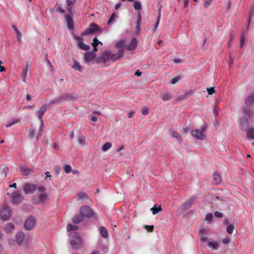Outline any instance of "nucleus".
<instances>
[{"label": "nucleus", "instance_id": "bf43d9fd", "mask_svg": "<svg viewBox=\"0 0 254 254\" xmlns=\"http://www.w3.org/2000/svg\"><path fill=\"white\" fill-rule=\"evenodd\" d=\"M245 41V37H244V35H242L241 36V39H240V46H241V48H243L244 44Z\"/></svg>", "mask_w": 254, "mask_h": 254}, {"label": "nucleus", "instance_id": "c756f323", "mask_svg": "<svg viewBox=\"0 0 254 254\" xmlns=\"http://www.w3.org/2000/svg\"><path fill=\"white\" fill-rule=\"evenodd\" d=\"M100 231L102 237L106 238L108 236V231L107 230L105 227L103 226L101 227L100 228Z\"/></svg>", "mask_w": 254, "mask_h": 254}, {"label": "nucleus", "instance_id": "5fc2aeb1", "mask_svg": "<svg viewBox=\"0 0 254 254\" xmlns=\"http://www.w3.org/2000/svg\"><path fill=\"white\" fill-rule=\"evenodd\" d=\"M137 24H136V28L139 29V25L140 24V21L141 19V14L140 12L139 11L137 14Z\"/></svg>", "mask_w": 254, "mask_h": 254}, {"label": "nucleus", "instance_id": "f8f14e48", "mask_svg": "<svg viewBox=\"0 0 254 254\" xmlns=\"http://www.w3.org/2000/svg\"><path fill=\"white\" fill-rule=\"evenodd\" d=\"M138 44V42L136 38H133L128 45L127 46V49L128 51H132L136 49Z\"/></svg>", "mask_w": 254, "mask_h": 254}, {"label": "nucleus", "instance_id": "603ef678", "mask_svg": "<svg viewBox=\"0 0 254 254\" xmlns=\"http://www.w3.org/2000/svg\"><path fill=\"white\" fill-rule=\"evenodd\" d=\"M144 227L149 232H153L154 230V226L153 225H145Z\"/></svg>", "mask_w": 254, "mask_h": 254}, {"label": "nucleus", "instance_id": "f03ea898", "mask_svg": "<svg viewBox=\"0 0 254 254\" xmlns=\"http://www.w3.org/2000/svg\"><path fill=\"white\" fill-rule=\"evenodd\" d=\"M12 211L6 203H4L0 209V217L3 220H7L11 216Z\"/></svg>", "mask_w": 254, "mask_h": 254}, {"label": "nucleus", "instance_id": "b1692460", "mask_svg": "<svg viewBox=\"0 0 254 254\" xmlns=\"http://www.w3.org/2000/svg\"><path fill=\"white\" fill-rule=\"evenodd\" d=\"M213 179L214 183L218 184L221 182V177L220 175L217 173H214L213 175Z\"/></svg>", "mask_w": 254, "mask_h": 254}, {"label": "nucleus", "instance_id": "864d4df0", "mask_svg": "<svg viewBox=\"0 0 254 254\" xmlns=\"http://www.w3.org/2000/svg\"><path fill=\"white\" fill-rule=\"evenodd\" d=\"M230 241H231V239L228 237L224 238L222 240V242L225 245L230 243Z\"/></svg>", "mask_w": 254, "mask_h": 254}, {"label": "nucleus", "instance_id": "de8ad7c7", "mask_svg": "<svg viewBox=\"0 0 254 254\" xmlns=\"http://www.w3.org/2000/svg\"><path fill=\"white\" fill-rule=\"evenodd\" d=\"M116 17H117V15H116L115 13H113L109 19L107 24L108 25L110 24L114 21Z\"/></svg>", "mask_w": 254, "mask_h": 254}, {"label": "nucleus", "instance_id": "ddd939ff", "mask_svg": "<svg viewBox=\"0 0 254 254\" xmlns=\"http://www.w3.org/2000/svg\"><path fill=\"white\" fill-rule=\"evenodd\" d=\"M95 57V55L93 52H86L84 54V60L86 63H89Z\"/></svg>", "mask_w": 254, "mask_h": 254}, {"label": "nucleus", "instance_id": "79ce46f5", "mask_svg": "<svg viewBox=\"0 0 254 254\" xmlns=\"http://www.w3.org/2000/svg\"><path fill=\"white\" fill-rule=\"evenodd\" d=\"M181 78L179 76H177L173 78L170 80V82L171 84H175V83H176L177 82L181 80Z\"/></svg>", "mask_w": 254, "mask_h": 254}, {"label": "nucleus", "instance_id": "69168bd1", "mask_svg": "<svg viewBox=\"0 0 254 254\" xmlns=\"http://www.w3.org/2000/svg\"><path fill=\"white\" fill-rule=\"evenodd\" d=\"M38 190L41 192L45 193V188L43 186H41L38 188Z\"/></svg>", "mask_w": 254, "mask_h": 254}, {"label": "nucleus", "instance_id": "ea45409f", "mask_svg": "<svg viewBox=\"0 0 254 254\" xmlns=\"http://www.w3.org/2000/svg\"><path fill=\"white\" fill-rule=\"evenodd\" d=\"M28 73V69L27 68L25 67L23 69L22 73L21 75V78L22 79V81L24 82H25V79L27 76Z\"/></svg>", "mask_w": 254, "mask_h": 254}, {"label": "nucleus", "instance_id": "774afa93", "mask_svg": "<svg viewBox=\"0 0 254 254\" xmlns=\"http://www.w3.org/2000/svg\"><path fill=\"white\" fill-rule=\"evenodd\" d=\"M231 2L230 1H229L227 3V5L226 6V10L227 11H228L230 10V9L231 8Z\"/></svg>", "mask_w": 254, "mask_h": 254}, {"label": "nucleus", "instance_id": "4c0bfd02", "mask_svg": "<svg viewBox=\"0 0 254 254\" xmlns=\"http://www.w3.org/2000/svg\"><path fill=\"white\" fill-rule=\"evenodd\" d=\"M12 28L14 29L15 32H16L17 34V36L18 37V41H20L21 40V38L22 37V34L21 32L17 29L15 25L12 26Z\"/></svg>", "mask_w": 254, "mask_h": 254}, {"label": "nucleus", "instance_id": "f257e3e1", "mask_svg": "<svg viewBox=\"0 0 254 254\" xmlns=\"http://www.w3.org/2000/svg\"><path fill=\"white\" fill-rule=\"evenodd\" d=\"M70 244L73 249H76L83 245L82 239L76 232H70Z\"/></svg>", "mask_w": 254, "mask_h": 254}, {"label": "nucleus", "instance_id": "052dcab7", "mask_svg": "<svg viewBox=\"0 0 254 254\" xmlns=\"http://www.w3.org/2000/svg\"><path fill=\"white\" fill-rule=\"evenodd\" d=\"M214 216L217 218H222L223 217V214L217 211L214 213Z\"/></svg>", "mask_w": 254, "mask_h": 254}, {"label": "nucleus", "instance_id": "20e7f679", "mask_svg": "<svg viewBox=\"0 0 254 254\" xmlns=\"http://www.w3.org/2000/svg\"><path fill=\"white\" fill-rule=\"evenodd\" d=\"M46 110H47V105L45 104V105H43L41 107V108H40V109L37 112L38 115V118H39V119L40 120V121L41 122V126L40 127V130L38 132V134H37V135L36 136V138L37 139L40 136H41V135L42 134V132H43V128H42V127H43V121H42V118H43V116L45 112H46Z\"/></svg>", "mask_w": 254, "mask_h": 254}, {"label": "nucleus", "instance_id": "58836bf2", "mask_svg": "<svg viewBox=\"0 0 254 254\" xmlns=\"http://www.w3.org/2000/svg\"><path fill=\"white\" fill-rule=\"evenodd\" d=\"M8 170V168L6 166H4L2 168H0V173L4 177H6Z\"/></svg>", "mask_w": 254, "mask_h": 254}, {"label": "nucleus", "instance_id": "6e6d98bb", "mask_svg": "<svg viewBox=\"0 0 254 254\" xmlns=\"http://www.w3.org/2000/svg\"><path fill=\"white\" fill-rule=\"evenodd\" d=\"M141 113L143 115H147L148 114V108H147L146 107H143L142 109Z\"/></svg>", "mask_w": 254, "mask_h": 254}, {"label": "nucleus", "instance_id": "a211bd4d", "mask_svg": "<svg viewBox=\"0 0 254 254\" xmlns=\"http://www.w3.org/2000/svg\"><path fill=\"white\" fill-rule=\"evenodd\" d=\"M20 169L23 176H27L32 172V170L25 167L21 166L20 167Z\"/></svg>", "mask_w": 254, "mask_h": 254}, {"label": "nucleus", "instance_id": "c03bdc74", "mask_svg": "<svg viewBox=\"0 0 254 254\" xmlns=\"http://www.w3.org/2000/svg\"><path fill=\"white\" fill-rule=\"evenodd\" d=\"M64 169L66 173H69L71 171V167L69 165H65L64 166Z\"/></svg>", "mask_w": 254, "mask_h": 254}, {"label": "nucleus", "instance_id": "5701e85b", "mask_svg": "<svg viewBox=\"0 0 254 254\" xmlns=\"http://www.w3.org/2000/svg\"><path fill=\"white\" fill-rule=\"evenodd\" d=\"M72 68L80 71H82L83 69V67L80 65L79 63L76 61H74Z\"/></svg>", "mask_w": 254, "mask_h": 254}, {"label": "nucleus", "instance_id": "338daca9", "mask_svg": "<svg viewBox=\"0 0 254 254\" xmlns=\"http://www.w3.org/2000/svg\"><path fill=\"white\" fill-rule=\"evenodd\" d=\"M16 123H17L16 121H13L11 123H10V124L6 125V127H11L12 125H13L15 124H16Z\"/></svg>", "mask_w": 254, "mask_h": 254}, {"label": "nucleus", "instance_id": "423d86ee", "mask_svg": "<svg viewBox=\"0 0 254 254\" xmlns=\"http://www.w3.org/2000/svg\"><path fill=\"white\" fill-rule=\"evenodd\" d=\"M11 202L12 204H18L21 202L23 198L19 191H15L11 195Z\"/></svg>", "mask_w": 254, "mask_h": 254}, {"label": "nucleus", "instance_id": "393cba45", "mask_svg": "<svg viewBox=\"0 0 254 254\" xmlns=\"http://www.w3.org/2000/svg\"><path fill=\"white\" fill-rule=\"evenodd\" d=\"M77 226L70 224H68L66 226V229L68 232L72 231L71 232H75V231L77 230Z\"/></svg>", "mask_w": 254, "mask_h": 254}, {"label": "nucleus", "instance_id": "412c9836", "mask_svg": "<svg viewBox=\"0 0 254 254\" xmlns=\"http://www.w3.org/2000/svg\"><path fill=\"white\" fill-rule=\"evenodd\" d=\"M83 220V216L80 215H76L72 218V222L75 224H78Z\"/></svg>", "mask_w": 254, "mask_h": 254}, {"label": "nucleus", "instance_id": "e433bc0d", "mask_svg": "<svg viewBox=\"0 0 254 254\" xmlns=\"http://www.w3.org/2000/svg\"><path fill=\"white\" fill-rule=\"evenodd\" d=\"M87 194L84 192H80L77 195V199L78 200L83 199L87 197Z\"/></svg>", "mask_w": 254, "mask_h": 254}, {"label": "nucleus", "instance_id": "1a4fd4ad", "mask_svg": "<svg viewBox=\"0 0 254 254\" xmlns=\"http://www.w3.org/2000/svg\"><path fill=\"white\" fill-rule=\"evenodd\" d=\"M35 219L33 217H30L27 219L24 223V227L27 230H30L35 226Z\"/></svg>", "mask_w": 254, "mask_h": 254}, {"label": "nucleus", "instance_id": "37998d69", "mask_svg": "<svg viewBox=\"0 0 254 254\" xmlns=\"http://www.w3.org/2000/svg\"><path fill=\"white\" fill-rule=\"evenodd\" d=\"M208 246L209 247H212L214 250H217L219 246L217 243H213L212 242H208Z\"/></svg>", "mask_w": 254, "mask_h": 254}, {"label": "nucleus", "instance_id": "bb28decb", "mask_svg": "<svg viewBox=\"0 0 254 254\" xmlns=\"http://www.w3.org/2000/svg\"><path fill=\"white\" fill-rule=\"evenodd\" d=\"M248 137L254 139V128H250L247 131Z\"/></svg>", "mask_w": 254, "mask_h": 254}, {"label": "nucleus", "instance_id": "c9c22d12", "mask_svg": "<svg viewBox=\"0 0 254 254\" xmlns=\"http://www.w3.org/2000/svg\"><path fill=\"white\" fill-rule=\"evenodd\" d=\"M47 198V195L46 193H43L39 195V199L40 202H44Z\"/></svg>", "mask_w": 254, "mask_h": 254}, {"label": "nucleus", "instance_id": "8fccbe9b", "mask_svg": "<svg viewBox=\"0 0 254 254\" xmlns=\"http://www.w3.org/2000/svg\"><path fill=\"white\" fill-rule=\"evenodd\" d=\"M77 142L79 144H85V139L84 137L82 135H80L77 139Z\"/></svg>", "mask_w": 254, "mask_h": 254}, {"label": "nucleus", "instance_id": "c85d7f7f", "mask_svg": "<svg viewBox=\"0 0 254 254\" xmlns=\"http://www.w3.org/2000/svg\"><path fill=\"white\" fill-rule=\"evenodd\" d=\"M112 146V144L110 142H106L104 143L101 148V149L103 151L106 152L108 149H109Z\"/></svg>", "mask_w": 254, "mask_h": 254}, {"label": "nucleus", "instance_id": "f3484780", "mask_svg": "<svg viewBox=\"0 0 254 254\" xmlns=\"http://www.w3.org/2000/svg\"><path fill=\"white\" fill-rule=\"evenodd\" d=\"M196 199V197L195 196H192L189 199H188L186 202L185 203L184 205L186 208H189L191 205L192 203L194 202V201Z\"/></svg>", "mask_w": 254, "mask_h": 254}, {"label": "nucleus", "instance_id": "473e14b6", "mask_svg": "<svg viewBox=\"0 0 254 254\" xmlns=\"http://www.w3.org/2000/svg\"><path fill=\"white\" fill-rule=\"evenodd\" d=\"M243 113L244 115L245 116V117H250L251 116L253 115L251 110L249 109H244L243 110Z\"/></svg>", "mask_w": 254, "mask_h": 254}, {"label": "nucleus", "instance_id": "7c9ffc66", "mask_svg": "<svg viewBox=\"0 0 254 254\" xmlns=\"http://www.w3.org/2000/svg\"><path fill=\"white\" fill-rule=\"evenodd\" d=\"M151 210H152V214L155 215L157 213H158L159 212L161 211L162 210V208L161 206H159L158 207H156V204L154 205V207L151 208Z\"/></svg>", "mask_w": 254, "mask_h": 254}, {"label": "nucleus", "instance_id": "9b49d317", "mask_svg": "<svg viewBox=\"0 0 254 254\" xmlns=\"http://www.w3.org/2000/svg\"><path fill=\"white\" fill-rule=\"evenodd\" d=\"M75 38L78 42V46L80 49L85 51H87L90 49L89 46L83 43L82 38L76 36Z\"/></svg>", "mask_w": 254, "mask_h": 254}, {"label": "nucleus", "instance_id": "4be33fe9", "mask_svg": "<svg viewBox=\"0 0 254 254\" xmlns=\"http://www.w3.org/2000/svg\"><path fill=\"white\" fill-rule=\"evenodd\" d=\"M161 98L164 101H167L172 98V95L169 93H163L161 95Z\"/></svg>", "mask_w": 254, "mask_h": 254}, {"label": "nucleus", "instance_id": "f704fd0d", "mask_svg": "<svg viewBox=\"0 0 254 254\" xmlns=\"http://www.w3.org/2000/svg\"><path fill=\"white\" fill-rule=\"evenodd\" d=\"M235 229V227L232 224H229L228 225L226 228V231L228 234H232Z\"/></svg>", "mask_w": 254, "mask_h": 254}, {"label": "nucleus", "instance_id": "09e8293b", "mask_svg": "<svg viewBox=\"0 0 254 254\" xmlns=\"http://www.w3.org/2000/svg\"><path fill=\"white\" fill-rule=\"evenodd\" d=\"M93 43H92V46H97L99 44H102V43L100 42L98 39H97V37H95L94 39H93Z\"/></svg>", "mask_w": 254, "mask_h": 254}, {"label": "nucleus", "instance_id": "4468645a", "mask_svg": "<svg viewBox=\"0 0 254 254\" xmlns=\"http://www.w3.org/2000/svg\"><path fill=\"white\" fill-rule=\"evenodd\" d=\"M25 237L22 233H18L16 236V242L19 245H22L24 243Z\"/></svg>", "mask_w": 254, "mask_h": 254}, {"label": "nucleus", "instance_id": "aec40b11", "mask_svg": "<svg viewBox=\"0 0 254 254\" xmlns=\"http://www.w3.org/2000/svg\"><path fill=\"white\" fill-rule=\"evenodd\" d=\"M245 103L247 106H251L254 103V96L251 95L248 96L245 101Z\"/></svg>", "mask_w": 254, "mask_h": 254}, {"label": "nucleus", "instance_id": "a19ab883", "mask_svg": "<svg viewBox=\"0 0 254 254\" xmlns=\"http://www.w3.org/2000/svg\"><path fill=\"white\" fill-rule=\"evenodd\" d=\"M133 7L135 10H140L141 8L140 2L138 1H134L133 2Z\"/></svg>", "mask_w": 254, "mask_h": 254}, {"label": "nucleus", "instance_id": "0e129e2a", "mask_svg": "<svg viewBox=\"0 0 254 254\" xmlns=\"http://www.w3.org/2000/svg\"><path fill=\"white\" fill-rule=\"evenodd\" d=\"M207 230L205 228H202L199 231V235H204V233H206Z\"/></svg>", "mask_w": 254, "mask_h": 254}, {"label": "nucleus", "instance_id": "a878e982", "mask_svg": "<svg viewBox=\"0 0 254 254\" xmlns=\"http://www.w3.org/2000/svg\"><path fill=\"white\" fill-rule=\"evenodd\" d=\"M161 8H162V6H160V8L159 9L158 14V16L157 17L156 23L154 25V29H155L157 28L158 25L159 24V22H160V18H161Z\"/></svg>", "mask_w": 254, "mask_h": 254}, {"label": "nucleus", "instance_id": "dca6fc26", "mask_svg": "<svg viewBox=\"0 0 254 254\" xmlns=\"http://www.w3.org/2000/svg\"><path fill=\"white\" fill-rule=\"evenodd\" d=\"M76 98V95L74 94H67L62 95L59 99L60 101L66 100L68 99H73Z\"/></svg>", "mask_w": 254, "mask_h": 254}, {"label": "nucleus", "instance_id": "680f3d73", "mask_svg": "<svg viewBox=\"0 0 254 254\" xmlns=\"http://www.w3.org/2000/svg\"><path fill=\"white\" fill-rule=\"evenodd\" d=\"M200 239L203 242H205L207 240V237L204 235H199Z\"/></svg>", "mask_w": 254, "mask_h": 254}, {"label": "nucleus", "instance_id": "39448f33", "mask_svg": "<svg viewBox=\"0 0 254 254\" xmlns=\"http://www.w3.org/2000/svg\"><path fill=\"white\" fill-rule=\"evenodd\" d=\"M80 214L84 218L85 217H91L93 216V212L90 207L88 206H85L82 207L80 209Z\"/></svg>", "mask_w": 254, "mask_h": 254}, {"label": "nucleus", "instance_id": "e2e57ef3", "mask_svg": "<svg viewBox=\"0 0 254 254\" xmlns=\"http://www.w3.org/2000/svg\"><path fill=\"white\" fill-rule=\"evenodd\" d=\"M34 134H35L34 130L32 128L30 129L29 131V136L31 137H34V136H35Z\"/></svg>", "mask_w": 254, "mask_h": 254}, {"label": "nucleus", "instance_id": "9d476101", "mask_svg": "<svg viewBox=\"0 0 254 254\" xmlns=\"http://www.w3.org/2000/svg\"><path fill=\"white\" fill-rule=\"evenodd\" d=\"M109 61H110V51H105L98 58V62L99 63H105Z\"/></svg>", "mask_w": 254, "mask_h": 254}, {"label": "nucleus", "instance_id": "6e6552de", "mask_svg": "<svg viewBox=\"0 0 254 254\" xmlns=\"http://www.w3.org/2000/svg\"><path fill=\"white\" fill-rule=\"evenodd\" d=\"M37 189V186L34 184H25L23 187L24 192L26 194L33 193Z\"/></svg>", "mask_w": 254, "mask_h": 254}, {"label": "nucleus", "instance_id": "4d7b16f0", "mask_svg": "<svg viewBox=\"0 0 254 254\" xmlns=\"http://www.w3.org/2000/svg\"><path fill=\"white\" fill-rule=\"evenodd\" d=\"M208 93L209 95H212L213 93L215 92V90L214 87H210V88H207Z\"/></svg>", "mask_w": 254, "mask_h": 254}, {"label": "nucleus", "instance_id": "72a5a7b5", "mask_svg": "<svg viewBox=\"0 0 254 254\" xmlns=\"http://www.w3.org/2000/svg\"><path fill=\"white\" fill-rule=\"evenodd\" d=\"M116 47L119 48V49H122L126 47V43L124 40H120L116 44Z\"/></svg>", "mask_w": 254, "mask_h": 254}, {"label": "nucleus", "instance_id": "6ab92c4d", "mask_svg": "<svg viewBox=\"0 0 254 254\" xmlns=\"http://www.w3.org/2000/svg\"><path fill=\"white\" fill-rule=\"evenodd\" d=\"M15 228L14 224L12 223H8L4 226V230L6 233L11 232Z\"/></svg>", "mask_w": 254, "mask_h": 254}, {"label": "nucleus", "instance_id": "7ed1b4c3", "mask_svg": "<svg viewBox=\"0 0 254 254\" xmlns=\"http://www.w3.org/2000/svg\"><path fill=\"white\" fill-rule=\"evenodd\" d=\"M205 129V127H201L200 129L198 128L192 129L191 134L197 139L204 140L206 138V135L204 132Z\"/></svg>", "mask_w": 254, "mask_h": 254}, {"label": "nucleus", "instance_id": "0eeeda50", "mask_svg": "<svg viewBox=\"0 0 254 254\" xmlns=\"http://www.w3.org/2000/svg\"><path fill=\"white\" fill-rule=\"evenodd\" d=\"M124 54V51L122 49H119L116 53H113L110 51V61L114 62L117 60H120Z\"/></svg>", "mask_w": 254, "mask_h": 254}, {"label": "nucleus", "instance_id": "2f4dec72", "mask_svg": "<svg viewBox=\"0 0 254 254\" xmlns=\"http://www.w3.org/2000/svg\"><path fill=\"white\" fill-rule=\"evenodd\" d=\"M90 27L94 33L96 31H100V28L99 26L94 23L91 24Z\"/></svg>", "mask_w": 254, "mask_h": 254}, {"label": "nucleus", "instance_id": "2eb2a0df", "mask_svg": "<svg viewBox=\"0 0 254 254\" xmlns=\"http://www.w3.org/2000/svg\"><path fill=\"white\" fill-rule=\"evenodd\" d=\"M64 17L69 29H72L73 28V23L71 16L69 14H65Z\"/></svg>", "mask_w": 254, "mask_h": 254}, {"label": "nucleus", "instance_id": "a18cd8bd", "mask_svg": "<svg viewBox=\"0 0 254 254\" xmlns=\"http://www.w3.org/2000/svg\"><path fill=\"white\" fill-rule=\"evenodd\" d=\"M93 30L91 29V28L90 27L89 28L86 29L82 34V35H89L92 33H93Z\"/></svg>", "mask_w": 254, "mask_h": 254}, {"label": "nucleus", "instance_id": "13d9d810", "mask_svg": "<svg viewBox=\"0 0 254 254\" xmlns=\"http://www.w3.org/2000/svg\"><path fill=\"white\" fill-rule=\"evenodd\" d=\"M213 0H205L204 2V6L206 8H208L211 4Z\"/></svg>", "mask_w": 254, "mask_h": 254}, {"label": "nucleus", "instance_id": "49530a36", "mask_svg": "<svg viewBox=\"0 0 254 254\" xmlns=\"http://www.w3.org/2000/svg\"><path fill=\"white\" fill-rule=\"evenodd\" d=\"M58 4H57L56 5V12H61L62 13H65V10L63 8H62L61 7H60L59 6H58Z\"/></svg>", "mask_w": 254, "mask_h": 254}, {"label": "nucleus", "instance_id": "3c124183", "mask_svg": "<svg viewBox=\"0 0 254 254\" xmlns=\"http://www.w3.org/2000/svg\"><path fill=\"white\" fill-rule=\"evenodd\" d=\"M213 216L212 213H208L206 215L205 220L208 222H211L212 220Z\"/></svg>", "mask_w": 254, "mask_h": 254}, {"label": "nucleus", "instance_id": "cd10ccee", "mask_svg": "<svg viewBox=\"0 0 254 254\" xmlns=\"http://www.w3.org/2000/svg\"><path fill=\"white\" fill-rule=\"evenodd\" d=\"M241 124L242 126V127H246L248 126V120L247 119V117H244L240 119Z\"/></svg>", "mask_w": 254, "mask_h": 254}]
</instances>
